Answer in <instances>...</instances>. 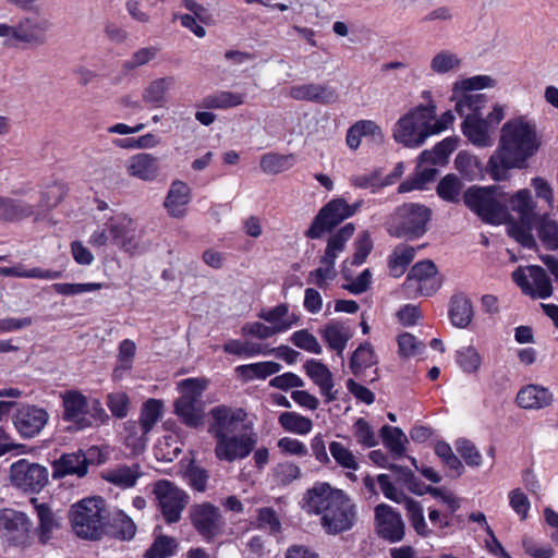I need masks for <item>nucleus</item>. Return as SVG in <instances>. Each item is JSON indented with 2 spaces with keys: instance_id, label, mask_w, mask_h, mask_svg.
<instances>
[{
  "instance_id": "17",
  "label": "nucleus",
  "mask_w": 558,
  "mask_h": 558,
  "mask_svg": "<svg viewBox=\"0 0 558 558\" xmlns=\"http://www.w3.org/2000/svg\"><path fill=\"white\" fill-rule=\"evenodd\" d=\"M32 525L26 513L10 508L0 509V536L10 544H26Z\"/></svg>"
},
{
  "instance_id": "42",
  "label": "nucleus",
  "mask_w": 558,
  "mask_h": 558,
  "mask_svg": "<svg viewBox=\"0 0 558 558\" xmlns=\"http://www.w3.org/2000/svg\"><path fill=\"white\" fill-rule=\"evenodd\" d=\"M148 430L144 429L135 421H129L125 424V446L131 449L133 454L142 453L147 445Z\"/></svg>"
},
{
  "instance_id": "38",
  "label": "nucleus",
  "mask_w": 558,
  "mask_h": 558,
  "mask_svg": "<svg viewBox=\"0 0 558 558\" xmlns=\"http://www.w3.org/2000/svg\"><path fill=\"white\" fill-rule=\"evenodd\" d=\"M281 365L277 362L266 361L240 365L235 368L236 374L246 381L265 379L270 375L280 372Z\"/></svg>"
},
{
  "instance_id": "34",
  "label": "nucleus",
  "mask_w": 558,
  "mask_h": 558,
  "mask_svg": "<svg viewBox=\"0 0 558 558\" xmlns=\"http://www.w3.org/2000/svg\"><path fill=\"white\" fill-rule=\"evenodd\" d=\"M508 210L517 214L519 222L530 225L535 217V202L530 190L522 189L508 199Z\"/></svg>"
},
{
  "instance_id": "49",
  "label": "nucleus",
  "mask_w": 558,
  "mask_h": 558,
  "mask_svg": "<svg viewBox=\"0 0 558 558\" xmlns=\"http://www.w3.org/2000/svg\"><path fill=\"white\" fill-rule=\"evenodd\" d=\"M537 235L543 245L548 250L558 248V222L544 216L537 223Z\"/></svg>"
},
{
  "instance_id": "6",
  "label": "nucleus",
  "mask_w": 558,
  "mask_h": 558,
  "mask_svg": "<svg viewBox=\"0 0 558 558\" xmlns=\"http://www.w3.org/2000/svg\"><path fill=\"white\" fill-rule=\"evenodd\" d=\"M106 509L101 498H85L72 506L70 521L74 533L85 539H98L106 525Z\"/></svg>"
},
{
  "instance_id": "57",
  "label": "nucleus",
  "mask_w": 558,
  "mask_h": 558,
  "mask_svg": "<svg viewBox=\"0 0 558 558\" xmlns=\"http://www.w3.org/2000/svg\"><path fill=\"white\" fill-rule=\"evenodd\" d=\"M353 434L356 442L365 448H373L378 444L377 436L373 427L363 417L355 421L353 425Z\"/></svg>"
},
{
  "instance_id": "14",
  "label": "nucleus",
  "mask_w": 558,
  "mask_h": 558,
  "mask_svg": "<svg viewBox=\"0 0 558 558\" xmlns=\"http://www.w3.org/2000/svg\"><path fill=\"white\" fill-rule=\"evenodd\" d=\"M257 444V434L253 428H244L241 433L229 435L216 440L217 459L233 462L246 458Z\"/></svg>"
},
{
  "instance_id": "54",
  "label": "nucleus",
  "mask_w": 558,
  "mask_h": 558,
  "mask_svg": "<svg viewBox=\"0 0 558 558\" xmlns=\"http://www.w3.org/2000/svg\"><path fill=\"white\" fill-rule=\"evenodd\" d=\"M329 451L333 460L341 468L353 471H356L359 469V462L354 453L343 444L338 441H331L329 445Z\"/></svg>"
},
{
  "instance_id": "59",
  "label": "nucleus",
  "mask_w": 558,
  "mask_h": 558,
  "mask_svg": "<svg viewBox=\"0 0 558 558\" xmlns=\"http://www.w3.org/2000/svg\"><path fill=\"white\" fill-rule=\"evenodd\" d=\"M102 288V283L98 282H88V283H54L52 284V289L56 293L71 296L78 295L87 292H93L100 290Z\"/></svg>"
},
{
  "instance_id": "4",
  "label": "nucleus",
  "mask_w": 558,
  "mask_h": 558,
  "mask_svg": "<svg viewBox=\"0 0 558 558\" xmlns=\"http://www.w3.org/2000/svg\"><path fill=\"white\" fill-rule=\"evenodd\" d=\"M463 199L468 208L485 222L500 225L512 220L498 186L471 187L464 193Z\"/></svg>"
},
{
  "instance_id": "28",
  "label": "nucleus",
  "mask_w": 558,
  "mask_h": 558,
  "mask_svg": "<svg viewBox=\"0 0 558 558\" xmlns=\"http://www.w3.org/2000/svg\"><path fill=\"white\" fill-rule=\"evenodd\" d=\"M125 169L130 177L150 182L159 175L158 158L151 154L140 153L126 161Z\"/></svg>"
},
{
  "instance_id": "41",
  "label": "nucleus",
  "mask_w": 558,
  "mask_h": 558,
  "mask_svg": "<svg viewBox=\"0 0 558 558\" xmlns=\"http://www.w3.org/2000/svg\"><path fill=\"white\" fill-rule=\"evenodd\" d=\"M295 165L293 154H265L260 159V169L267 174H278L291 169Z\"/></svg>"
},
{
  "instance_id": "40",
  "label": "nucleus",
  "mask_w": 558,
  "mask_h": 558,
  "mask_svg": "<svg viewBox=\"0 0 558 558\" xmlns=\"http://www.w3.org/2000/svg\"><path fill=\"white\" fill-rule=\"evenodd\" d=\"M278 423L286 432L298 435H307L313 429V421L298 412H282Z\"/></svg>"
},
{
  "instance_id": "15",
  "label": "nucleus",
  "mask_w": 558,
  "mask_h": 558,
  "mask_svg": "<svg viewBox=\"0 0 558 558\" xmlns=\"http://www.w3.org/2000/svg\"><path fill=\"white\" fill-rule=\"evenodd\" d=\"M10 481L24 492L36 493L48 483V471L38 463L21 459L10 466Z\"/></svg>"
},
{
  "instance_id": "10",
  "label": "nucleus",
  "mask_w": 558,
  "mask_h": 558,
  "mask_svg": "<svg viewBox=\"0 0 558 558\" xmlns=\"http://www.w3.org/2000/svg\"><path fill=\"white\" fill-rule=\"evenodd\" d=\"M210 423L208 432L220 439L222 437L241 433L244 428H253L247 424V413L241 408L218 405L210 410Z\"/></svg>"
},
{
  "instance_id": "13",
  "label": "nucleus",
  "mask_w": 558,
  "mask_h": 558,
  "mask_svg": "<svg viewBox=\"0 0 558 558\" xmlns=\"http://www.w3.org/2000/svg\"><path fill=\"white\" fill-rule=\"evenodd\" d=\"M154 494L167 523H175L189 502L187 494L168 480L157 481Z\"/></svg>"
},
{
  "instance_id": "36",
  "label": "nucleus",
  "mask_w": 558,
  "mask_h": 558,
  "mask_svg": "<svg viewBox=\"0 0 558 558\" xmlns=\"http://www.w3.org/2000/svg\"><path fill=\"white\" fill-rule=\"evenodd\" d=\"M449 316L456 327L465 328L473 317V308L470 299L463 294L453 295L450 301Z\"/></svg>"
},
{
  "instance_id": "50",
  "label": "nucleus",
  "mask_w": 558,
  "mask_h": 558,
  "mask_svg": "<svg viewBox=\"0 0 558 558\" xmlns=\"http://www.w3.org/2000/svg\"><path fill=\"white\" fill-rule=\"evenodd\" d=\"M377 363V356L369 343L361 344L354 352L350 361V366L354 375H359L363 369Z\"/></svg>"
},
{
  "instance_id": "52",
  "label": "nucleus",
  "mask_w": 558,
  "mask_h": 558,
  "mask_svg": "<svg viewBox=\"0 0 558 558\" xmlns=\"http://www.w3.org/2000/svg\"><path fill=\"white\" fill-rule=\"evenodd\" d=\"M162 402L157 399H148L142 407L140 420L135 421L144 429L150 432L161 417Z\"/></svg>"
},
{
  "instance_id": "23",
  "label": "nucleus",
  "mask_w": 558,
  "mask_h": 558,
  "mask_svg": "<svg viewBox=\"0 0 558 558\" xmlns=\"http://www.w3.org/2000/svg\"><path fill=\"white\" fill-rule=\"evenodd\" d=\"M62 404L64 409L63 418L73 422L78 428H86L93 425V421L87 417L89 412L88 399L78 390H69L62 393Z\"/></svg>"
},
{
  "instance_id": "51",
  "label": "nucleus",
  "mask_w": 558,
  "mask_h": 558,
  "mask_svg": "<svg viewBox=\"0 0 558 558\" xmlns=\"http://www.w3.org/2000/svg\"><path fill=\"white\" fill-rule=\"evenodd\" d=\"M463 184L454 174L444 177L437 186L439 197L446 202L457 203L460 199Z\"/></svg>"
},
{
  "instance_id": "18",
  "label": "nucleus",
  "mask_w": 558,
  "mask_h": 558,
  "mask_svg": "<svg viewBox=\"0 0 558 558\" xmlns=\"http://www.w3.org/2000/svg\"><path fill=\"white\" fill-rule=\"evenodd\" d=\"M375 529L377 534L391 543L403 539L405 524L401 514L391 506L379 504L375 507Z\"/></svg>"
},
{
  "instance_id": "47",
  "label": "nucleus",
  "mask_w": 558,
  "mask_h": 558,
  "mask_svg": "<svg viewBox=\"0 0 558 558\" xmlns=\"http://www.w3.org/2000/svg\"><path fill=\"white\" fill-rule=\"evenodd\" d=\"M456 147L457 141L452 137H447L438 143L432 150H424L420 155V161L430 162L433 165L444 163Z\"/></svg>"
},
{
  "instance_id": "5",
  "label": "nucleus",
  "mask_w": 558,
  "mask_h": 558,
  "mask_svg": "<svg viewBox=\"0 0 558 558\" xmlns=\"http://www.w3.org/2000/svg\"><path fill=\"white\" fill-rule=\"evenodd\" d=\"M52 23L46 17L23 16L14 25L0 23V38L10 47H40L47 44Z\"/></svg>"
},
{
  "instance_id": "11",
  "label": "nucleus",
  "mask_w": 558,
  "mask_h": 558,
  "mask_svg": "<svg viewBox=\"0 0 558 558\" xmlns=\"http://www.w3.org/2000/svg\"><path fill=\"white\" fill-rule=\"evenodd\" d=\"M361 202L349 205L343 198H335L328 202L314 219L311 228L306 231V236L318 239L320 235L331 230L344 219L353 216Z\"/></svg>"
},
{
  "instance_id": "56",
  "label": "nucleus",
  "mask_w": 558,
  "mask_h": 558,
  "mask_svg": "<svg viewBox=\"0 0 558 558\" xmlns=\"http://www.w3.org/2000/svg\"><path fill=\"white\" fill-rule=\"evenodd\" d=\"M177 542L173 537L161 535L146 550L145 558H168L174 554Z\"/></svg>"
},
{
  "instance_id": "63",
  "label": "nucleus",
  "mask_w": 558,
  "mask_h": 558,
  "mask_svg": "<svg viewBox=\"0 0 558 558\" xmlns=\"http://www.w3.org/2000/svg\"><path fill=\"white\" fill-rule=\"evenodd\" d=\"M362 135L377 146L385 143V134L381 128L372 120H360L357 121Z\"/></svg>"
},
{
  "instance_id": "31",
  "label": "nucleus",
  "mask_w": 558,
  "mask_h": 558,
  "mask_svg": "<svg viewBox=\"0 0 558 558\" xmlns=\"http://www.w3.org/2000/svg\"><path fill=\"white\" fill-rule=\"evenodd\" d=\"M142 475L141 465L133 463L131 465L120 464L108 469L102 473V478L120 488L128 489L134 487Z\"/></svg>"
},
{
  "instance_id": "8",
  "label": "nucleus",
  "mask_w": 558,
  "mask_h": 558,
  "mask_svg": "<svg viewBox=\"0 0 558 558\" xmlns=\"http://www.w3.org/2000/svg\"><path fill=\"white\" fill-rule=\"evenodd\" d=\"M181 396L174 402V413L189 427L203 425L205 418L202 396L207 388V380L189 378L179 384Z\"/></svg>"
},
{
  "instance_id": "12",
  "label": "nucleus",
  "mask_w": 558,
  "mask_h": 558,
  "mask_svg": "<svg viewBox=\"0 0 558 558\" xmlns=\"http://www.w3.org/2000/svg\"><path fill=\"white\" fill-rule=\"evenodd\" d=\"M441 286L436 265L429 260L416 263L410 269L403 284L409 296H430Z\"/></svg>"
},
{
  "instance_id": "64",
  "label": "nucleus",
  "mask_w": 558,
  "mask_h": 558,
  "mask_svg": "<svg viewBox=\"0 0 558 558\" xmlns=\"http://www.w3.org/2000/svg\"><path fill=\"white\" fill-rule=\"evenodd\" d=\"M258 527L267 530L270 533L280 532L281 524L276 511L272 508L265 507L258 510Z\"/></svg>"
},
{
  "instance_id": "62",
  "label": "nucleus",
  "mask_w": 558,
  "mask_h": 558,
  "mask_svg": "<svg viewBox=\"0 0 558 558\" xmlns=\"http://www.w3.org/2000/svg\"><path fill=\"white\" fill-rule=\"evenodd\" d=\"M435 452L448 468L456 471L458 475L461 473L463 465L447 442L438 441L435 445Z\"/></svg>"
},
{
  "instance_id": "19",
  "label": "nucleus",
  "mask_w": 558,
  "mask_h": 558,
  "mask_svg": "<svg viewBox=\"0 0 558 558\" xmlns=\"http://www.w3.org/2000/svg\"><path fill=\"white\" fill-rule=\"evenodd\" d=\"M190 518L194 529L206 539L219 535L225 524L219 508L208 502L193 506Z\"/></svg>"
},
{
  "instance_id": "22",
  "label": "nucleus",
  "mask_w": 558,
  "mask_h": 558,
  "mask_svg": "<svg viewBox=\"0 0 558 558\" xmlns=\"http://www.w3.org/2000/svg\"><path fill=\"white\" fill-rule=\"evenodd\" d=\"M303 368L307 377L318 387L326 403L338 399V389L335 388L333 375L327 365L312 359L304 363Z\"/></svg>"
},
{
  "instance_id": "37",
  "label": "nucleus",
  "mask_w": 558,
  "mask_h": 558,
  "mask_svg": "<svg viewBox=\"0 0 558 558\" xmlns=\"http://www.w3.org/2000/svg\"><path fill=\"white\" fill-rule=\"evenodd\" d=\"M414 257L413 246L407 244L396 246L388 259L389 274L395 278L401 277Z\"/></svg>"
},
{
  "instance_id": "3",
  "label": "nucleus",
  "mask_w": 558,
  "mask_h": 558,
  "mask_svg": "<svg viewBox=\"0 0 558 558\" xmlns=\"http://www.w3.org/2000/svg\"><path fill=\"white\" fill-rule=\"evenodd\" d=\"M424 96L428 99L427 104L409 110L393 125L392 137L404 147H420L430 136L428 121L436 117V105L430 99L429 92H424Z\"/></svg>"
},
{
  "instance_id": "26",
  "label": "nucleus",
  "mask_w": 558,
  "mask_h": 558,
  "mask_svg": "<svg viewBox=\"0 0 558 558\" xmlns=\"http://www.w3.org/2000/svg\"><path fill=\"white\" fill-rule=\"evenodd\" d=\"M174 84L175 78L173 76H163L150 81L142 90V101L150 108L166 107Z\"/></svg>"
},
{
  "instance_id": "55",
  "label": "nucleus",
  "mask_w": 558,
  "mask_h": 558,
  "mask_svg": "<svg viewBox=\"0 0 558 558\" xmlns=\"http://www.w3.org/2000/svg\"><path fill=\"white\" fill-rule=\"evenodd\" d=\"M319 263L320 267L310 271L307 282L315 284L319 289H326L328 287V282L336 278L337 271L333 264H329L323 258H320Z\"/></svg>"
},
{
  "instance_id": "32",
  "label": "nucleus",
  "mask_w": 558,
  "mask_h": 558,
  "mask_svg": "<svg viewBox=\"0 0 558 558\" xmlns=\"http://www.w3.org/2000/svg\"><path fill=\"white\" fill-rule=\"evenodd\" d=\"M319 335L331 350L336 351L338 355H342L353 332L343 323L330 322L319 329Z\"/></svg>"
},
{
  "instance_id": "29",
  "label": "nucleus",
  "mask_w": 558,
  "mask_h": 558,
  "mask_svg": "<svg viewBox=\"0 0 558 558\" xmlns=\"http://www.w3.org/2000/svg\"><path fill=\"white\" fill-rule=\"evenodd\" d=\"M88 471V460L84 452L64 453L52 463V475L61 478L65 475L83 477Z\"/></svg>"
},
{
  "instance_id": "20",
  "label": "nucleus",
  "mask_w": 558,
  "mask_h": 558,
  "mask_svg": "<svg viewBox=\"0 0 558 558\" xmlns=\"http://www.w3.org/2000/svg\"><path fill=\"white\" fill-rule=\"evenodd\" d=\"M49 413L33 404L22 405L13 415V425L23 438L37 436L49 421Z\"/></svg>"
},
{
  "instance_id": "35",
  "label": "nucleus",
  "mask_w": 558,
  "mask_h": 558,
  "mask_svg": "<svg viewBox=\"0 0 558 558\" xmlns=\"http://www.w3.org/2000/svg\"><path fill=\"white\" fill-rule=\"evenodd\" d=\"M354 231V225L349 222L336 233L331 234L328 238L327 246L322 258L325 259V262L335 265L339 254L344 251L348 241L353 236Z\"/></svg>"
},
{
  "instance_id": "24",
  "label": "nucleus",
  "mask_w": 558,
  "mask_h": 558,
  "mask_svg": "<svg viewBox=\"0 0 558 558\" xmlns=\"http://www.w3.org/2000/svg\"><path fill=\"white\" fill-rule=\"evenodd\" d=\"M480 110H468L463 114V135L476 147H490L494 143L488 121L478 117Z\"/></svg>"
},
{
  "instance_id": "27",
  "label": "nucleus",
  "mask_w": 558,
  "mask_h": 558,
  "mask_svg": "<svg viewBox=\"0 0 558 558\" xmlns=\"http://www.w3.org/2000/svg\"><path fill=\"white\" fill-rule=\"evenodd\" d=\"M191 198L189 185L181 180H175L170 185L163 205L171 217L183 218L187 213V205Z\"/></svg>"
},
{
  "instance_id": "9",
  "label": "nucleus",
  "mask_w": 558,
  "mask_h": 558,
  "mask_svg": "<svg viewBox=\"0 0 558 558\" xmlns=\"http://www.w3.org/2000/svg\"><path fill=\"white\" fill-rule=\"evenodd\" d=\"M496 81L489 75H475L457 81L452 87V99L456 100V111L459 116L466 114L468 110H480L484 96L471 94L473 90L494 87Z\"/></svg>"
},
{
  "instance_id": "60",
  "label": "nucleus",
  "mask_w": 558,
  "mask_h": 558,
  "mask_svg": "<svg viewBox=\"0 0 558 558\" xmlns=\"http://www.w3.org/2000/svg\"><path fill=\"white\" fill-rule=\"evenodd\" d=\"M112 525L121 539L130 541L136 534V525L123 511H119L112 519Z\"/></svg>"
},
{
  "instance_id": "21",
  "label": "nucleus",
  "mask_w": 558,
  "mask_h": 558,
  "mask_svg": "<svg viewBox=\"0 0 558 558\" xmlns=\"http://www.w3.org/2000/svg\"><path fill=\"white\" fill-rule=\"evenodd\" d=\"M289 97L296 101L330 105L338 100L339 94L336 88L327 84L305 83L291 86Z\"/></svg>"
},
{
  "instance_id": "61",
  "label": "nucleus",
  "mask_w": 558,
  "mask_h": 558,
  "mask_svg": "<svg viewBox=\"0 0 558 558\" xmlns=\"http://www.w3.org/2000/svg\"><path fill=\"white\" fill-rule=\"evenodd\" d=\"M291 341L295 347L314 354H320L323 351L316 337L306 329L295 331L291 337Z\"/></svg>"
},
{
  "instance_id": "45",
  "label": "nucleus",
  "mask_w": 558,
  "mask_h": 558,
  "mask_svg": "<svg viewBox=\"0 0 558 558\" xmlns=\"http://www.w3.org/2000/svg\"><path fill=\"white\" fill-rule=\"evenodd\" d=\"M460 57L450 50L438 51L430 60L429 68L436 74H446L459 70Z\"/></svg>"
},
{
  "instance_id": "58",
  "label": "nucleus",
  "mask_w": 558,
  "mask_h": 558,
  "mask_svg": "<svg viewBox=\"0 0 558 558\" xmlns=\"http://www.w3.org/2000/svg\"><path fill=\"white\" fill-rule=\"evenodd\" d=\"M301 476V469L293 462L278 463L274 469V477L280 485H289Z\"/></svg>"
},
{
  "instance_id": "44",
  "label": "nucleus",
  "mask_w": 558,
  "mask_h": 558,
  "mask_svg": "<svg viewBox=\"0 0 558 558\" xmlns=\"http://www.w3.org/2000/svg\"><path fill=\"white\" fill-rule=\"evenodd\" d=\"M403 504L407 510V517L412 527L420 536L428 537L432 534V531L428 529L425 521L423 507L420 502L409 497L403 501Z\"/></svg>"
},
{
  "instance_id": "1",
  "label": "nucleus",
  "mask_w": 558,
  "mask_h": 558,
  "mask_svg": "<svg viewBox=\"0 0 558 558\" xmlns=\"http://www.w3.org/2000/svg\"><path fill=\"white\" fill-rule=\"evenodd\" d=\"M536 124L526 117H514L501 129L496 150L486 163V172L495 181L509 178L510 169H524L541 148Z\"/></svg>"
},
{
  "instance_id": "16",
  "label": "nucleus",
  "mask_w": 558,
  "mask_h": 558,
  "mask_svg": "<svg viewBox=\"0 0 558 558\" xmlns=\"http://www.w3.org/2000/svg\"><path fill=\"white\" fill-rule=\"evenodd\" d=\"M512 279L525 294L534 299H547L553 294L551 281L541 266H529L526 271L519 268L512 272Z\"/></svg>"
},
{
  "instance_id": "48",
  "label": "nucleus",
  "mask_w": 558,
  "mask_h": 558,
  "mask_svg": "<svg viewBox=\"0 0 558 558\" xmlns=\"http://www.w3.org/2000/svg\"><path fill=\"white\" fill-rule=\"evenodd\" d=\"M482 361L480 352L472 345L460 348L456 354L457 364L468 374L477 373L482 366Z\"/></svg>"
},
{
  "instance_id": "46",
  "label": "nucleus",
  "mask_w": 558,
  "mask_h": 558,
  "mask_svg": "<svg viewBox=\"0 0 558 558\" xmlns=\"http://www.w3.org/2000/svg\"><path fill=\"white\" fill-rule=\"evenodd\" d=\"M289 307L287 304L281 303L277 306L269 308V310H263L258 317L269 324L271 326H278V325H288V329H290L293 325L298 324L299 318L296 315H288Z\"/></svg>"
},
{
  "instance_id": "2",
  "label": "nucleus",
  "mask_w": 558,
  "mask_h": 558,
  "mask_svg": "<svg viewBox=\"0 0 558 558\" xmlns=\"http://www.w3.org/2000/svg\"><path fill=\"white\" fill-rule=\"evenodd\" d=\"M303 508L320 515V524L328 534L349 531L356 522V505L343 490L328 483H316L307 489Z\"/></svg>"
},
{
  "instance_id": "33",
  "label": "nucleus",
  "mask_w": 558,
  "mask_h": 558,
  "mask_svg": "<svg viewBox=\"0 0 558 558\" xmlns=\"http://www.w3.org/2000/svg\"><path fill=\"white\" fill-rule=\"evenodd\" d=\"M551 402L553 395L548 389L537 385H527L517 395V403L522 409L538 410L548 407Z\"/></svg>"
},
{
  "instance_id": "7",
  "label": "nucleus",
  "mask_w": 558,
  "mask_h": 558,
  "mask_svg": "<svg viewBox=\"0 0 558 558\" xmlns=\"http://www.w3.org/2000/svg\"><path fill=\"white\" fill-rule=\"evenodd\" d=\"M432 211L417 203H405L396 208L387 222V230L396 238L416 239L426 232Z\"/></svg>"
},
{
  "instance_id": "53",
  "label": "nucleus",
  "mask_w": 558,
  "mask_h": 558,
  "mask_svg": "<svg viewBox=\"0 0 558 558\" xmlns=\"http://www.w3.org/2000/svg\"><path fill=\"white\" fill-rule=\"evenodd\" d=\"M287 330L288 325L267 326L260 322L246 323L241 329L242 335L252 336L260 340L268 339Z\"/></svg>"
},
{
  "instance_id": "39",
  "label": "nucleus",
  "mask_w": 558,
  "mask_h": 558,
  "mask_svg": "<svg viewBox=\"0 0 558 558\" xmlns=\"http://www.w3.org/2000/svg\"><path fill=\"white\" fill-rule=\"evenodd\" d=\"M244 94L220 90L206 96L202 106L206 109H229L244 104Z\"/></svg>"
},
{
  "instance_id": "25",
  "label": "nucleus",
  "mask_w": 558,
  "mask_h": 558,
  "mask_svg": "<svg viewBox=\"0 0 558 558\" xmlns=\"http://www.w3.org/2000/svg\"><path fill=\"white\" fill-rule=\"evenodd\" d=\"M108 228L113 242L124 251H132L136 246V225L128 216L119 215L108 221Z\"/></svg>"
},
{
  "instance_id": "43",
  "label": "nucleus",
  "mask_w": 558,
  "mask_h": 558,
  "mask_svg": "<svg viewBox=\"0 0 558 558\" xmlns=\"http://www.w3.org/2000/svg\"><path fill=\"white\" fill-rule=\"evenodd\" d=\"M380 436L384 445L396 457H401L405 452V442L408 438L405 434L399 428L390 425H384L380 429Z\"/></svg>"
},
{
  "instance_id": "30",
  "label": "nucleus",
  "mask_w": 558,
  "mask_h": 558,
  "mask_svg": "<svg viewBox=\"0 0 558 558\" xmlns=\"http://www.w3.org/2000/svg\"><path fill=\"white\" fill-rule=\"evenodd\" d=\"M31 501L38 519L37 535L39 542L45 545L52 538L53 532L60 529V519L47 504H39L37 498H32Z\"/></svg>"
}]
</instances>
